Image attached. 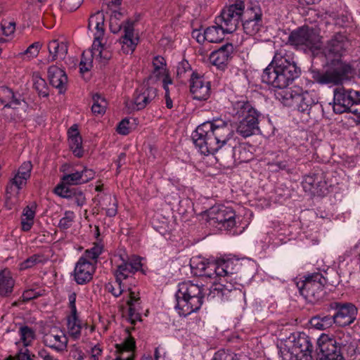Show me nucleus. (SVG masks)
I'll use <instances>...</instances> for the list:
<instances>
[{"label": "nucleus", "mask_w": 360, "mask_h": 360, "mask_svg": "<svg viewBox=\"0 0 360 360\" xmlns=\"http://www.w3.org/2000/svg\"><path fill=\"white\" fill-rule=\"evenodd\" d=\"M190 266L194 275L213 280L212 285L207 288V298H217L223 302H240L243 299L242 292L235 287L236 272L239 263L231 259H221L210 262L201 257L191 259Z\"/></svg>", "instance_id": "f257e3e1"}, {"label": "nucleus", "mask_w": 360, "mask_h": 360, "mask_svg": "<svg viewBox=\"0 0 360 360\" xmlns=\"http://www.w3.org/2000/svg\"><path fill=\"white\" fill-rule=\"evenodd\" d=\"M349 46L347 37L340 32L335 33L326 41L322 49L326 60V69L311 70L314 82L330 86H341L350 79L352 68L342 60Z\"/></svg>", "instance_id": "f03ea898"}, {"label": "nucleus", "mask_w": 360, "mask_h": 360, "mask_svg": "<svg viewBox=\"0 0 360 360\" xmlns=\"http://www.w3.org/2000/svg\"><path fill=\"white\" fill-rule=\"evenodd\" d=\"M234 134L229 122L217 119L205 122L197 127L192 134L195 148L204 155H214L217 152L231 146L229 142Z\"/></svg>", "instance_id": "7ed1b4c3"}, {"label": "nucleus", "mask_w": 360, "mask_h": 360, "mask_svg": "<svg viewBox=\"0 0 360 360\" xmlns=\"http://www.w3.org/2000/svg\"><path fill=\"white\" fill-rule=\"evenodd\" d=\"M299 74L294 54L285 45L276 51L271 63L264 70L262 80L274 87H287Z\"/></svg>", "instance_id": "20e7f679"}, {"label": "nucleus", "mask_w": 360, "mask_h": 360, "mask_svg": "<svg viewBox=\"0 0 360 360\" xmlns=\"http://www.w3.org/2000/svg\"><path fill=\"white\" fill-rule=\"evenodd\" d=\"M205 291L202 284L194 283L191 281L180 283L175 294L176 301L175 309L178 314L190 315L197 312L202 304Z\"/></svg>", "instance_id": "39448f33"}, {"label": "nucleus", "mask_w": 360, "mask_h": 360, "mask_svg": "<svg viewBox=\"0 0 360 360\" xmlns=\"http://www.w3.org/2000/svg\"><path fill=\"white\" fill-rule=\"evenodd\" d=\"M232 115L240 120L236 131L244 138L260 131L259 127L261 113L256 110L246 98H240L232 102Z\"/></svg>", "instance_id": "423d86ee"}, {"label": "nucleus", "mask_w": 360, "mask_h": 360, "mask_svg": "<svg viewBox=\"0 0 360 360\" xmlns=\"http://www.w3.org/2000/svg\"><path fill=\"white\" fill-rule=\"evenodd\" d=\"M122 13L118 11H112L110 16L109 26L110 31L114 33H118L123 28V35L120 39L122 44V51L124 53H131L135 50L139 37L134 33V22L127 21L124 24L122 21Z\"/></svg>", "instance_id": "0eeeda50"}, {"label": "nucleus", "mask_w": 360, "mask_h": 360, "mask_svg": "<svg viewBox=\"0 0 360 360\" xmlns=\"http://www.w3.org/2000/svg\"><path fill=\"white\" fill-rule=\"evenodd\" d=\"M333 108L336 114L351 112L360 122V92L342 86L335 89Z\"/></svg>", "instance_id": "6e6552de"}, {"label": "nucleus", "mask_w": 360, "mask_h": 360, "mask_svg": "<svg viewBox=\"0 0 360 360\" xmlns=\"http://www.w3.org/2000/svg\"><path fill=\"white\" fill-rule=\"evenodd\" d=\"M326 283V279L321 274L314 273L298 281L297 287L307 302L314 303L323 297Z\"/></svg>", "instance_id": "1a4fd4ad"}, {"label": "nucleus", "mask_w": 360, "mask_h": 360, "mask_svg": "<svg viewBox=\"0 0 360 360\" xmlns=\"http://www.w3.org/2000/svg\"><path fill=\"white\" fill-rule=\"evenodd\" d=\"M245 4L241 0L226 6L221 14L215 18V23H220L227 33L236 30L245 12Z\"/></svg>", "instance_id": "9d476101"}, {"label": "nucleus", "mask_w": 360, "mask_h": 360, "mask_svg": "<svg viewBox=\"0 0 360 360\" xmlns=\"http://www.w3.org/2000/svg\"><path fill=\"white\" fill-rule=\"evenodd\" d=\"M141 257L137 255L129 256L125 252H119L114 256V262L116 266L115 272V278L129 282L134 280L132 275L141 270L142 267Z\"/></svg>", "instance_id": "9b49d317"}, {"label": "nucleus", "mask_w": 360, "mask_h": 360, "mask_svg": "<svg viewBox=\"0 0 360 360\" xmlns=\"http://www.w3.org/2000/svg\"><path fill=\"white\" fill-rule=\"evenodd\" d=\"M209 222L219 229L231 230L236 225V214L230 207H213L209 212Z\"/></svg>", "instance_id": "f8f14e48"}, {"label": "nucleus", "mask_w": 360, "mask_h": 360, "mask_svg": "<svg viewBox=\"0 0 360 360\" xmlns=\"http://www.w3.org/2000/svg\"><path fill=\"white\" fill-rule=\"evenodd\" d=\"M262 16V9L258 4L248 6L242 20L244 32L252 37L259 34L264 29Z\"/></svg>", "instance_id": "ddd939ff"}, {"label": "nucleus", "mask_w": 360, "mask_h": 360, "mask_svg": "<svg viewBox=\"0 0 360 360\" xmlns=\"http://www.w3.org/2000/svg\"><path fill=\"white\" fill-rule=\"evenodd\" d=\"M316 352L319 360H344L343 354L335 345L333 336L325 333L317 340Z\"/></svg>", "instance_id": "4468645a"}, {"label": "nucleus", "mask_w": 360, "mask_h": 360, "mask_svg": "<svg viewBox=\"0 0 360 360\" xmlns=\"http://www.w3.org/2000/svg\"><path fill=\"white\" fill-rule=\"evenodd\" d=\"M215 24L216 25L210 26L203 31L201 30H194L192 32V37L199 44H203L205 41L209 43L221 42L227 32L220 23Z\"/></svg>", "instance_id": "2eb2a0df"}, {"label": "nucleus", "mask_w": 360, "mask_h": 360, "mask_svg": "<svg viewBox=\"0 0 360 360\" xmlns=\"http://www.w3.org/2000/svg\"><path fill=\"white\" fill-rule=\"evenodd\" d=\"M210 82L196 72H192L190 79V92L193 98L198 101H206L210 98Z\"/></svg>", "instance_id": "dca6fc26"}, {"label": "nucleus", "mask_w": 360, "mask_h": 360, "mask_svg": "<svg viewBox=\"0 0 360 360\" xmlns=\"http://www.w3.org/2000/svg\"><path fill=\"white\" fill-rule=\"evenodd\" d=\"M288 42L293 46H305L312 51L320 45L318 37L304 28L292 32L288 37Z\"/></svg>", "instance_id": "f3484780"}, {"label": "nucleus", "mask_w": 360, "mask_h": 360, "mask_svg": "<svg viewBox=\"0 0 360 360\" xmlns=\"http://www.w3.org/2000/svg\"><path fill=\"white\" fill-rule=\"evenodd\" d=\"M95 271V264L87 260L86 258L80 257L75 266L74 280L79 285L86 284L91 281Z\"/></svg>", "instance_id": "a211bd4d"}, {"label": "nucleus", "mask_w": 360, "mask_h": 360, "mask_svg": "<svg viewBox=\"0 0 360 360\" xmlns=\"http://www.w3.org/2000/svg\"><path fill=\"white\" fill-rule=\"evenodd\" d=\"M27 107L24 100L13 101L4 106V116L8 122H22L27 116Z\"/></svg>", "instance_id": "6ab92c4d"}, {"label": "nucleus", "mask_w": 360, "mask_h": 360, "mask_svg": "<svg viewBox=\"0 0 360 360\" xmlns=\"http://www.w3.org/2000/svg\"><path fill=\"white\" fill-rule=\"evenodd\" d=\"M104 22L105 16L101 11L95 13L89 18L88 28L94 32L93 48L96 50L101 49L103 45L101 41L105 32Z\"/></svg>", "instance_id": "aec40b11"}, {"label": "nucleus", "mask_w": 360, "mask_h": 360, "mask_svg": "<svg viewBox=\"0 0 360 360\" xmlns=\"http://www.w3.org/2000/svg\"><path fill=\"white\" fill-rule=\"evenodd\" d=\"M43 342L56 352H63L67 349L68 338L63 330L54 329L44 335Z\"/></svg>", "instance_id": "412c9836"}, {"label": "nucleus", "mask_w": 360, "mask_h": 360, "mask_svg": "<svg viewBox=\"0 0 360 360\" xmlns=\"http://www.w3.org/2000/svg\"><path fill=\"white\" fill-rule=\"evenodd\" d=\"M233 51V45L227 43L217 50L212 51L210 55L209 60L213 65L223 70L227 67Z\"/></svg>", "instance_id": "4be33fe9"}, {"label": "nucleus", "mask_w": 360, "mask_h": 360, "mask_svg": "<svg viewBox=\"0 0 360 360\" xmlns=\"http://www.w3.org/2000/svg\"><path fill=\"white\" fill-rule=\"evenodd\" d=\"M95 176V172L84 167L81 171L75 170L70 174H65L61 178L63 184L68 185H79L89 182Z\"/></svg>", "instance_id": "5701e85b"}, {"label": "nucleus", "mask_w": 360, "mask_h": 360, "mask_svg": "<svg viewBox=\"0 0 360 360\" xmlns=\"http://www.w3.org/2000/svg\"><path fill=\"white\" fill-rule=\"evenodd\" d=\"M157 96L155 88L145 85L139 87L134 96V108L137 110L146 107Z\"/></svg>", "instance_id": "b1692460"}, {"label": "nucleus", "mask_w": 360, "mask_h": 360, "mask_svg": "<svg viewBox=\"0 0 360 360\" xmlns=\"http://www.w3.org/2000/svg\"><path fill=\"white\" fill-rule=\"evenodd\" d=\"M110 53L101 45V48L98 50L94 49L92 47L91 51H84L82 54L81 60L79 63V68L81 72H84L90 70L92 68L93 58L94 56L100 57L101 58L108 60L110 58Z\"/></svg>", "instance_id": "393cba45"}, {"label": "nucleus", "mask_w": 360, "mask_h": 360, "mask_svg": "<svg viewBox=\"0 0 360 360\" xmlns=\"http://www.w3.org/2000/svg\"><path fill=\"white\" fill-rule=\"evenodd\" d=\"M48 79L50 84L58 89L59 93L66 91L68 77L63 69L56 65L50 66L48 69Z\"/></svg>", "instance_id": "a878e982"}, {"label": "nucleus", "mask_w": 360, "mask_h": 360, "mask_svg": "<svg viewBox=\"0 0 360 360\" xmlns=\"http://www.w3.org/2000/svg\"><path fill=\"white\" fill-rule=\"evenodd\" d=\"M295 105L298 111L309 113L311 107L318 103V99L313 92L304 91L298 88Z\"/></svg>", "instance_id": "bb28decb"}, {"label": "nucleus", "mask_w": 360, "mask_h": 360, "mask_svg": "<svg viewBox=\"0 0 360 360\" xmlns=\"http://www.w3.org/2000/svg\"><path fill=\"white\" fill-rule=\"evenodd\" d=\"M118 356L114 360H134L136 342L133 337L128 335L120 344H116Z\"/></svg>", "instance_id": "cd10ccee"}, {"label": "nucleus", "mask_w": 360, "mask_h": 360, "mask_svg": "<svg viewBox=\"0 0 360 360\" xmlns=\"http://www.w3.org/2000/svg\"><path fill=\"white\" fill-rule=\"evenodd\" d=\"M295 352H297L304 360H310L311 354L313 351V345L311 342L310 338L305 333L299 334L294 339L292 346Z\"/></svg>", "instance_id": "c85d7f7f"}, {"label": "nucleus", "mask_w": 360, "mask_h": 360, "mask_svg": "<svg viewBox=\"0 0 360 360\" xmlns=\"http://www.w3.org/2000/svg\"><path fill=\"white\" fill-rule=\"evenodd\" d=\"M15 281L8 268L0 270V296H9L13 290Z\"/></svg>", "instance_id": "c756f323"}, {"label": "nucleus", "mask_w": 360, "mask_h": 360, "mask_svg": "<svg viewBox=\"0 0 360 360\" xmlns=\"http://www.w3.org/2000/svg\"><path fill=\"white\" fill-rule=\"evenodd\" d=\"M49 56L48 62H53L57 60H63L68 53V46L65 42L59 41L58 39L51 41L48 44Z\"/></svg>", "instance_id": "7c9ffc66"}, {"label": "nucleus", "mask_w": 360, "mask_h": 360, "mask_svg": "<svg viewBox=\"0 0 360 360\" xmlns=\"http://www.w3.org/2000/svg\"><path fill=\"white\" fill-rule=\"evenodd\" d=\"M278 89L275 91L276 98L288 107H294L295 97H297L298 88L288 89L286 87H276Z\"/></svg>", "instance_id": "2f4dec72"}, {"label": "nucleus", "mask_w": 360, "mask_h": 360, "mask_svg": "<svg viewBox=\"0 0 360 360\" xmlns=\"http://www.w3.org/2000/svg\"><path fill=\"white\" fill-rule=\"evenodd\" d=\"M128 300L127 304L128 306V315H141V300L139 295V290L134 285L133 287L128 288Z\"/></svg>", "instance_id": "473e14b6"}, {"label": "nucleus", "mask_w": 360, "mask_h": 360, "mask_svg": "<svg viewBox=\"0 0 360 360\" xmlns=\"http://www.w3.org/2000/svg\"><path fill=\"white\" fill-rule=\"evenodd\" d=\"M328 311L333 312V315H356L358 309L351 302H333L329 304Z\"/></svg>", "instance_id": "72a5a7b5"}, {"label": "nucleus", "mask_w": 360, "mask_h": 360, "mask_svg": "<svg viewBox=\"0 0 360 360\" xmlns=\"http://www.w3.org/2000/svg\"><path fill=\"white\" fill-rule=\"evenodd\" d=\"M333 341H335V345L340 349L342 354L349 350L354 351V345L353 340L349 333L339 331L333 337Z\"/></svg>", "instance_id": "f704fd0d"}, {"label": "nucleus", "mask_w": 360, "mask_h": 360, "mask_svg": "<svg viewBox=\"0 0 360 360\" xmlns=\"http://www.w3.org/2000/svg\"><path fill=\"white\" fill-rule=\"evenodd\" d=\"M153 75L158 79H162V84L166 77H170L167 70V63L165 59L160 56H158L153 59Z\"/></svg>", "instance_id": "c9c22d12"}, {"label": "nucleus", "mask_w": 360, "mask_h": 360, "mask_svg": "<svg viewBox=\"0 0 360 360\" xmlns=\"http://www.w3.org/2000/svg\"><path fill=\"white\" fill-rule=\"evenodd\" d=\"M132 287L131 283L125 282L120 279L118 280L115 278V281L113 283H109L106 285V289L109 292H111L115 297H118L123 292L128 295V288Z\"/></svg>", "instance_id": "e433bc0d"}, {"label": "nucleus", "mask_w": 360, "mask_h": 360, "mask_svg": "<svg viewBox=\"0 0 360 360\" xmlns=\"http://www.w3.org/2000/svg\"><path fill=\"white\" fill-rule=\"evenodd\" d=\"M333 318H343L342 316H312L309 323L312 328L318 330H326L334 323Z\"/></svg>", "instance_id": "4c0bfd02"}, {"label": "nucleus", "mask_w": 360, "mask_h": 360, "mask_svg": "<svg viewBox=\"0 0 360 360\" xmlns=\"http://www.w3.org/2000/svg\"><path fill=\"white\" fill-rule=\"evenodd\" d=\"M321 176L318 174H311L304 177L302 185L305 191L314 192V190L321 186Z\"/></svg>", "instance_id": "58836bf2"}, {"label": "nucleus", "mask_w": 360, "mask_h": 360, "mask_svg": "<svg viewBox=\"0 0 360 360\" xmlns=\"http://www.w3.org/2000/svg\"><path fill=\"white\" fill-rule=\"evenodd\" d=\"M68 329L70 336L75 339L78 338L81 334L82 323L79 316H68Z\"/></svg>", "instance_id": "ea45409f"}, {"label": "nucleus", "mask_w": 360, "mask_h": 360, "mask_svg": "<svg viewBox=\"0 0 360 360\" xmlns=\"http://www.w3.org/2000/svg\"><path fill=\"white\" fill-rule=\"evenodd\" d=\"M103 244L101 242H96L94 243L91 248L85 250L84 255L81 257L86 258L87 260L91 259L94 261V264H96L98 257L103 253Z\"/></svg>", "instance_id": "a19ab883"}, {"label": "nucleus", "mask_w": 360, "mask_h": 360, "mask_svg": "<svg viewBox=\"0 0 360 360\" xmlns=\"http://www.w3.org/2000/svg\"><path fill=\"white\" fill-rule=\"evenodd\" d=\"M33 86L38 92L39 96L47 97L49 94V87L44 79L38 74L34 75L32 77Z\"/></svg>", "instance_id": "79ce46f5"}, {"label": "nucleus", "mask_w": 360, "mask_h": 360, "mask_svg": "<svg viewBox=\"0 0 360 360\" xmlns=\"http://www.w3.org/2000/svg\"><path fill=\"white\" fill-rule=\"evenodd\" d=\"M94 103L91 106V111L94 115H103L105 112L107 102L101 95L96 94L93 96Z\"/></svg>", "instance_id": "37998d69"}, {"label": "nucleus", "mask_w": 360, "mask_h": 360, "mask_svg": "<svg viewBox=\"0 0 360 360\" xmlns=\"http://www.w3.org/2000/svg\"><path fill=\"white\" fill-rule=\"evenodd\" d=\"M20 335V340L23 343L25 348L30 346L35 339V333L30 327L25 326L20 328L19 330Z\"/></svg>", "instance_id": "c03bdc74"}, {"label": "nucleus", "mask_w": 360, "mask_h": 360, "mask_svg": "<svg viewBox=\"0 0 360 360\" xmlns=\"http://www.w3.org/2000/svg\"><path fill=\"white\" fill-rule=\"evenodd\" d=\"M39 263H43V256L37 254L33 255L19 264V269L20 271H24L32 268Z\"/></svg>", "instance_id": "a18cd8bd"}, {"label": "nucleus", "mask_w": 360, "mask_h": 360, "mask_svg": "<svg viewBox=\"0 0 360 360\" xmlns=\"http://www.w3.org/2000/svg\"><path fill=\"white\" fill-rule=\"evenodd\" d=\"M295 351L292 347L290 348L287 346L282 347L280 350L282 360H302L300 354Z\"/></svg>", "instance_id": "49530a36"}, {"label": "nucleus", "mask_w": 360, "mask_h": 360, "mask_svg": "<svg viewBox=\"0 0 360 360\" xmlns=\"http://www.w3.org/2000/svg\"><path fill=\"white\" fill-rule=\"evenodd\" d=\"M19 99L15 98L14 93L11 89L7 86L0 87V102L5 105L8 104L13 101H18Z\"/></svg>", "instance_id": "de8ad7c7"}, {"label": "nucleus", "mask_w": 360, "mask_h": 360, "mask_svg": "<svg viewBox=\"0 0 360 360\" xmlns=\"http://www.w3.org/2000/svg\"><path fill=\"white\" fill-rule=\"evenodd\" d=\"M75 214L72 211H66L64 217H62L58 223V228L61 230H66L70 228L72 225Z\"/></svg>", "instance_id": "09e8293b"}, {"label": "nucleus", "mask_w": 360, "mask_h": 360, "mask_svg": "<svg viewBox=\"0 0 360 360\" xmlns=\"http://www.w3.org/2000/svg\"><path fill=\"white\" fill-rule=\"evenodd\" d=\"M212 360H240L239 356L229 350L220 349L217 351Z\"/></svg>", "instance_id": "8fccbe9b"}, {"label": "nucleus", "mask_w": 360, "mask_h": 360, "mask_svg": "<svg viewBox=\"0 0 360 360\" xmlns=\"http://www.w3.org/2000/svg\"><path fill=\"white\" fill-rule=\"evenodd\" d=\"M41 48V44L39 42H34L30 45L24 52L21 53L20 56L29 60L34 58L38 56Z\"/></svg>", "instance_id": "3c124183"}, {"label": "nucleus", "mask_w": 360, "mask_h": 360, "mask_svg": "<svg viewBox=\"0 0 360 360\" xmlns=\"http://www.w3.org/2000/svg\"><path fill=\"white\" fill-rule=\"evenodd\" d=\"M69 145L73 153L77 157H82L83 151L82 149V136H76L68 139Z\"/></svg>", "instance_id": "603ef678"}, {"label": "nucleus", "mask_w": 360, "mask_h": 360, "mask_svg": "<svg viewBox=\"0 0 360 360\" xmlns=\"http://www.w3.org/2000/svg\"><path fill=\"white\" fill-rule=\"evenodd\" d=\"M191 72V67L187 60H182L179 63L176 67V75L180 79H184L187 75H189Z\"/></svg>", "instance_id": "864d4df0"}, {"label": "nucleus", "mask_w": 360, "mask_h": 360, "mask_svg": "<svg viewBox=\"0 0 360 360\" xmlns=\"http://www.w3.org/2000/svg\"><path fill=\"white\" fill-rule=\"evenodd\" d=\"M269 166L273 172H278L281 170L286 171L287 172H290L291 169L290 167V165L288 162V159L284 160H276L269 163Z\"/></svg>", "instance_id": "5fc2aeb1"}, {"label": "nucleus", "mask_w": 360, "mask_h": 360, "mask_svg": "<svg viewBox=\"0 0 360 360\" xmlns=\"http://www.w3.org/2000/svg\"><path fill=\"white\" fill-rule=\"evenodd\" d=\"M84 0H61L60 8L67 11L72 12L76 11L82 4Z\"/></svg>", "instance_id": "6e6d98bb"}, {"label": "nucleus", "mask_w": 360, "mask_h": 360, "mask_svg": "<svg viewBox=\"0 0 360 360\" xmlns=\"http://www.w3.org/2000/svg\"><path fill=\"white\" fill-rule=\"evenodd\" d=\"M67 184H63V182L60 184H58L55 189V193L63 198L69 199L71 197V195L75 190V188H70L66 186Z\"/></svg>", "instance_id": "4d7b16f0"}, {"label": "nucleus", "mask_w": 360, "mask_h": 360, "mask_svg": "<svg viewBox=\"0 0 360 360\" xmlns=\"http://www.w3.org/2000/svg\"><path fill=\"white\" fill-rule=\"evenodd\" d=\"M71 202L82 207L86 203V198L83 192L80 190L75 188L71 197L69 198Z\"/></svg>", "instance_id": "13d9d810"}, {"label": "nucleus", "mask_w": 360, "mask_h": 360, "mask_svg": "<svg viewBox=\"0 0 360 360\" xmlns=\"http://www.w3.org/2000/svg\"><path fill=\"white\" fill-rule=\"evenodd\" d=\"M1 30L5 36H11L15 30V22L8 20H3L1 23Z\"/></svg>", "instance_id": "bf43d9fd"}, {"label": "nucleus", "mask_w": 360, "mask_h": 360, "mask_svg": "<svg viewBox=\"0 0 360 360\" xmlns=\"http://www.w3.org/2000/svg\"><path fill=\"white\" fill-rule=\"evenodd\" d=\"M173 83L172 79L171 77H166L165 80L164 81V84H162V87L165 91V103L166 106L167 108L171 109L173 107V102L169 95V85H172Z\"/></svg>", "instance_id": "052dcab7"}, {"label": "nucleus", "mask_w": 360, "mask_h": 360, "mask_svg": "<svg viewBox=\"0 0 360 360\" xmlns=\"http://www.w3.org/2000/svg\"><path fill=\"white\" fill-rule=\"evenodd\" d=\"M32 165L31 162H24L19 167L17 174L22 176L24 179H29L31 175Z\"/></svg>", "instance_id": "680f3d73"}, {"label": "nucleus", "mask_w": 360, "mask_h": 360, "mask_svg": "<svg viewBox=\"0 0 360 360\" xmlns=\"http://www.w3.org/2000/svg\"><path fill=\"white\" fill-rule=\"evenodd\" d=\"M42 295L41 290H37L34 288H30L25 290L22 295V301L27 302L33 299L37 298Z\"/></svg>", "instance_id": "e2e57ef3"}, {"label": "nucleus", "mask_w": 360, "mask_h": 360, "mask_svg": "<svg viewBox=\"0 0 360 360\" xmlns=\"http://www.w3.org/2000/svg\"><path fill=\"white\" fill-rule=\"evenodd\" d=\"M35 356L32 354L27 348L21 349L18 354L13 356V360H34Z\"/></svg>", "instance_id": "0e129e2a"}, {"label": "nucleus", "mask_w": 360, "mask_h": 360, "mask_svg": "<svg viewBox=\"0 0 360 360\" xmlns=\"http://www.w3.org/2000/svg\"><path fill=\"white\" fill-rule=\"evenodd\" d=\"M37 205L35 202H32L26 206L22 211V217L30 219H34L36 214Z\"/></svg>", "instance_id": "69168bd1"}, {"label": "nucleus", "mask_w": 360, "mask_h": 360, "mask_svg": "<svg viewBox=\"0 0 360 360\" xmlns=\"http://www.w3.org/2000/svg\"><path fill=\"white\" fill-rule=\"evenodd\" d=\"M27 181V179H22V176L16 174L11 181V186L7 188V191L8 192V189H11L13 186H15L17 190L19 191L23 186L26 184Z\"/></svg>", "instance_id": "338daca9"}, {"label": "nucleus", "mask_w": 360, "mask_h": 360, "mask_svg": "<svg viewBox=\"0 0 360 360\" xmlns=\"http://www.w3.org/2000/svg\"><path fill=\"white\" fill-rule=\"evenodd\" d=\"M129 120L124 119L118 124L117 131L122 135H127L129 134Z\"/></svg>", "instance_id": "774afa93"}]
</instances>
